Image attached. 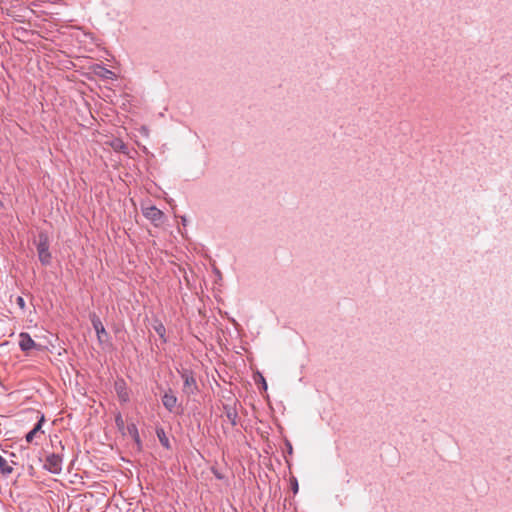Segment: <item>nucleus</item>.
Returning a JSON list of instances; mask_svg holds the SVG:
<instances>
[{"mask_svg": "<svg viewBox=\"0 0 512 512\" xmlns=\"http://www.w3.org/2000/svg\"><path fill=\"white\" fill-rule=\"evenodd\" d=\"M181 379L183 380L182 392L187 397L194 396L199 392L194 372L190 369H182L178 371Z\"/></svg>", "mask_w": 512, "mask_h": 512, "instance_id": "f257e3e1", "label": "nucleus"}, {"mask_svg": "<svg viewBox=\"0 0 512 512\" xmlns=\"http://www.w3.org/2000/svg\"><path fill=\"white\" fill-rule=\"evenodd\" d=\"M39 261L42 265L48 266L51 264L52 255L49 251V238L45 232H40L38 235V242L36 244Z\"/></svg>", "mask_w": 512, "mask_h": 512, "instance_id": "f03ea898", "label": "nucleus"}, {"mask_svg": "<svg viewBox=\"0 0 512 512\" xmlns=\"http://www.w3.org/2000/svg\"><path fill=\"white\" fill-rule=\"evenodd\" d=\"M63 457L59 453H50L46 456L43 468L52 474H60L62 471Z\"/></svg>", "mask_w": 512, "mask_h": 512, "instance_id": "7ed1b4c3", "label": "nucleus"}, {"mask_svg": "<svg viewBox=\"0 0 512 512\" xmlns=\"http://www.w3.org/2000/svg\"><path fill=\"white\" fill-rule=\"evenodd\" d=\"M162 404L170 413L175 412L178 404V398L174 395L171 388H169L162 396Z\"/></svg>", "mask_w": 512, "mask_h": 512, "instance_id": "20e7f679", "label": "nucleus"}, {"mask_svg": "<svg viewBox=\"0 0 512 512\" xmlns=\"http://www.w3.org/2000/svg\"><path fill=\"white\" fill-rule=\"evenodd\" d=\"M91 323L97 334L99 342H104L108 338V333L106 332L105 327L100 318L94 314L91 317Z\"/></svg>", "mask_w": 512, "mask_h": 512, "instance_id": "39448f33", "label": "nucleus"}, {"mask_svg": "<svg viewBox=\"0 0 512 512\" xmlns=\"http://www.w3.org/2000/svg\"><path fill=\"white\" fill-rule=\"evenodd\" d=\"M19 347L21 351L28 353L30 350L36 348L37 344L28 333L21 332L19 334Z\"/></svg>", "mask_w": 512, "mask_h": 512, "instance_id": "423d86ee", "label": "nucleus"}, {"mask_svg": "<svg viewBox=\"0 0 512 512\" xmlns=\"http://www.w3.org/2000/svg\"><path fill=\"white\" fill-rule=\"evenodd\" d=\"M143 215L154 223L162 222L164 217V213L156 206H149L143 209Z\"/></svg>", "mask_w": 512, "mask_h": 512, "instance_id": "0eeeda50", "label": "nucleus"}, {"mask_svg": "<svg viewBox=\"0 0 512 512\" xmlns=\"http://www.w3.org/2000/svg\"><path fill=\"white\" fill-rule=\"evenodd\" d=\"M115 390L121 402L126 403L130 400V395L126 388V383L124 382V380H120L115 383Z\"/></svg>", "mask_w": 512, "mask_h": 512, "instance_id": "6e6552de", "label": "nucleus"}, {"mask_svg": "<svg viewBox=\"0 0 512 512\" xmlns=\"http://www.w3.org/2000/svg\"><path fill=\"white\" fill-rule=\"evenodd\" d=\"M224 413L228 421L232 426H236L238 423V412L236 407L230 404L223 405Z\"/></svg>", "mask_w": 512, "mask_h": 512, "instance_id": "1a4fd4ad", "label": "nucleus"}, {"mask_svg": "<svg viewBox=\"0 0 512 512\" xmlns=\"http://www.w3.org/2000/svg\"><path fill=\"white\" fill-rule=\"evenodd\" d=\"M127 430H128L129 435L135 441V443L138 446H140L141 445V440H140V436H139V432H138L137 426L134 423L128 424Z\"/></svg>", "mask_w": 512, "mask_h": 512, "instance_id": "9d476101", "label": "nucleus"}, {"mask_svg": "<svg viewBox=\"0 0 512 512\" xmlns=\"http://www.w3.org/2000/svg\"><path fill=\"white\" fill-rule=\"evenodd\" d=\"M156 435H157L158 440L161 443V445L163 447L169 449L170 448V442H169L168 437L165 434L164 429L163 428H157L156 429Z\"/></svg>", "mask_w": 512, "mask_h": 512, "instance_id": "9b49d317", "label": "nucleus"}, {"mask_svg": "<svg viewBox=\"0 0 512 512\" xmlns=\"http://www.w3.org/2000/svg\"><path fill=\"white\" fill-rule=\"evenodd\" d=\"M0 471L3 475L7 476L13 472L12 465H9L4 457L0 455Z\"/></svg>", "mask_w": 512, "mask_h": 512, "instance_id": "f8f14e48", "label": "nucleus"}, {"mask_svg": "<svg viewBox=\"0 0 512 512\" xmlns=\"http://www.w3.org/2000/svg\"><path fill=\"white\" fill-rule=\"evenodd\" d=\"M98 69H99V71L96 72L97 75H99V76H101L103 78L113 79V77L115 76L114 73L111 70H109V69H107V68H105L103 66H98Z\"/></svg>", "mask_w": 512, "mask_h": 512, "instance_id": "ddd939ff", "label": "nucleus"}, {"mask_svg": "<svg viewBox=\"0 0 512 512\" xmlns=\"http://www.w3.org/2000/svg\"><path fill=\"white\" fill-rule=\"evenodd\" d=\"M45 422V416L42 414L37 421V423L32 428L33 431H35L39 437H41L44 434V431L42 430L43 423Z\"/></svg>", "mask_w": 512, "mask_h": 512, "instance_id": "4468645a", "label": "nucleus"}, {"mask_svg": "<svg viewBox=\"0 0 512 512\" xmlns=\"http://www.w3.org/2000/svg\"><path fill=\"white\" fill-rule=\"evenodd\" d=\"M35 438H39V435L32 429L25 436L27 443H32Z\"/></svg>", "mask_w": 512, "mask_h": 512, "instance_id": "2eb2a0df", "label": "nucleus"}, {"mask_svg": "<svg viewBox=\"0 0 512 512\" xmlns=\"http://www.w3.org/2000/svg\"><path fill=\"white\" fill-rule=\"evenodd\" d=\"M115 424H116V426H117V428L119 430H123L124 429V420H123L122 415L120 413H118L115 416Z\"/></svg>", "mask_w": 512, "mask_h": 512, "instance_id": "dca6fc26", "label": "nucleus"}, {"mask_svg": "<svg viewBox=\"0 0 512 512\" xmlns=\"http://www.w3.org/2000/svg\"><path fill=\"white\" fill-rule=\"evenodd\" d=\"M155 331H156V333H157L161 338H163V337H164L165 332H166L165 327H164V325H163V324H159L158 326H156V327H155Z\"/></svg>", "mask_w": 512, "mask_h": 512, "instance_id": "f3484780", "label": "nucleus"}, {"mask_svg": "<svg viewBox=\"0 0 512 512\" xmlns=\"http://www.w3.org/2000/svg\"><path fill=\"white\" fill-rule=\"evenodd\" d=\"M16 304L19 306V308H20L21 310H24V309H25V307H26L25 300H24V298H23V297H21V296H18V297L16 298Z\"/></svg>", "mask_w": 512, "mask_h": 512, "instance_id": "a211bd4d", "label": "nucleus"}, {"mask_svg": "<svg viewBox=\"0 0 512 512\" xmlns=\"http://www.w3.org/2000/svg\"><path fill=\"white\" fill-rule=\"evenodd\" d=\"M113 147L115 150H124L126 149V145L120 141V140H117L114 144H113Z\"/></svg>", "mask_w": 512, "mask_h": 512, "instance_id": "6ab92c4d", "label": "nucleus"}, {"mask_svg": "<svg viewBox=\"0 0 512 512\" xmlns=\"http://www.w3.org/2000/svg\"><path fill=\"white\" fill-rule=\"evenodd\" d=\"M291 483V489L294 493H297L298 492V481L295 477H293L290 481Z\"/></svg>", "mask_w": 512, "mask_h": 512, "instance_id": "aec40b11", "label": "nucleus"}, {"mask_svg": "<svg viewBox=\"0 0 512 512\" xmlns=\"http://www.w3.org/2000/svg\"><path fill=\"white\" fill-rule=\"evenodd\" d=\"M212 473L214 474V476L219 479V480H222L224 478L223 474L221 472H219L217 469L215 468H212Z\"/></svg>", "mask_w": 512, "mask_h": 512, "instance_id": "412c9836", "label": "nucleus"}, {"mask_svg": "<svg viewBox=\"0 0 512 512\" xmlns=\"http://www.w3.org/2000/svg\"><path fill=\"white\" fill-rule=\"evenodd\" d=\"M260 378H261V381H262L263 388L266 390L267 389L266 381H265V379L263 378L262 375H260Z\"/></svg>", "mask_w": 512, "mask_h": 512, "instance_id": "4be33fe9", "label": "nucleus"}]
</instances>
